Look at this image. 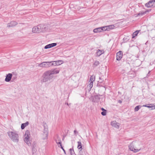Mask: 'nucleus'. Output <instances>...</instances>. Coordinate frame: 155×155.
Returning <instances> with one entry per match:
<instances>
[{
	"label": "nucleus",
	"instance_id": "obj_13",
	"mask_svg": "<svg viewBox=\"0 0 155 155\" xmlns=\"http://www.w3.org/2000/svg\"><path fill=\"white\" fill-rule=\"evenodd\" d=\"M12 77V74L11 73H9L6 75L5 78V81L6 82H9Z\"/></svg>",
	"mask_w": 155,
	"mask_h": 155
},
{
	"label": "nucleus",
	"instance_id": "obj_1",
	"mask_svg": "<svg viewBox=\"0 0 155 155\" xmlns=\"http://www.w3.org/2000/svg\"><path fill=\"white\" fill-rule=\"evenodd\" d=\"M141 144V143L139 141L133 142L129 146V148L134 152L137 153L141 149L140 147Z\"/></svg>",
	"mask_w": 155,
	"mask_h": 155
},
{
	"label": "nucleus",
	"instance_id": "obj_33",
	"mask_svg": "<svg viewBox=\"0 0 155 155\" xmlns=\"http://www.w3.org/2000/svg\"><path fill=\"white\" fill-rule=\"evenodd\" d=\"M99 79L101 83H102L103 81H104V79L102 78V77L99 78Z\"/></svg>",
	"mask_w": 155,
	"mask_h": 155
},
{
	"label": "nucleus",
	"instance_id": "obj_10",
	"mask_svg": "<svg viewBox=\"0 0 155 155\" xmlns=\"http://www.w3.org/2000/svg\"><path fill=\"white\" fill-rule=\"evenodd\" d=\"M111 125L114 127L118 129L119 127L120 124L119 123H117L116 121L114 120L111 122Z\"/></svg>",
	"mask_w": 155,
	"mask_h": 155
},
{
	"label": "nucleus",
	"instance_id": "obj_15",
	"mask_svg": "<svg viewBox=\"0 0 155 155\" xmlns=\"http://www.w3.org/2000/svg\"><path fill=\"white\" fill-rule=\"evenodd\" d=\"M154 4L153 1L152 0H151L149 1L148 3H146L145 5L148 8H150L153 6Z\"/></svg>",
	"mask_w": 155,
	"mask_h": 155
},
{
	"label": "nucleus",
	"instance_id": "obj_5",
	"mask_svg": "<svg viewBox=\"0 0 155 155\" xmlns=\"http://www.w3.org/2000/svg\"><path fill=\"white\" fill-rule=\"evenodd\" d=\"M30 136V134L28 130H27L24 136V141L27 144H29L30 142L29 138Z\"/></svg>",
	"mask_w": 155,
	"mask_h": 155
},
{
	"label": "nucleus",
	"instance_id": "obj_29",
	"mask_svg": "<svg viewBox=\"0 0 155 155\" xmlns=\"http://www.w3.org/2000/svg\"><path fill=\"white\" fill-rule=\"evenodd\" d=\"M56 62H57L58 64H57V65H59L62 64L63 63V62L61 60H58V61H56Z\"/></svg>",
	"mask_w": 155,
	"mask_h": 155
},
{
	"label": "nucleus",
	"instance_id": "obj_40",
	"mask_svg": "<svg viewBox=\"0 0 155 155\" xmlns=\"http://www.w3.org/2000/svg\"><path fill=\"white\" fill-rule=\"evenodd\" d=\"M152 0L153 1L154 3L155 2V0Z\"/></svg>",
	"mask_w": 155,
	"mask_h": 155
},
{
	"label": "nucleus",
	"instance_id": "obj_38",
	"mask_svg": "<svg viewBox=\"0 0 155 155\" xmlns=\"http://www.w3.org/2000/svg\"><path fill=\"white\" fill-rule=\"evenodd\" d=\"M101 110H103V111H105L106 110H105V109H104V108H101Z\"/></svg>",
	"mask_w": 155,
	"mask_h": 155
},
{
	"label": "nucleus",
	"instance_id": "obj_26",
	"mask_svg": "<svg viewBox=\"0 0 155 155\" xmlns=\"http://www.w3.org/2000/svg\"><path fill=\"white\" fill-rule=\"evenodd\" d=\"M147 12L146 11L145 12H139L137 15L138 16H140V15H144L145 14H146V12Z\"/></svg>",
	"mask_w": 155,
	"mask_h": 155
},
{
	"label": "nucleus",
	"instance_id": "obj_19",
	"mask_svg": "<svg viewBox=\"0 0 155 155\" xmlns=\"http://www.w3.org/2000/svg\"><path fill=\"white\" fill-rule=\"evenodd\" d=\"M78 143V149L80 150H81L82 149V144L81 142L80 141H78L77 142Z\"/></svg>",
	"mask_w": 155,
	"mask_h": 155
},
{
	"label": "nucleus",
	"instance_id": "obj_4",
	"mask_svg": "<svg viewBox=\"0 0 155 155\" xmlns=\"http://www.w3.org/2000/svg\"><path fill=\"white\" fill-rule=\"evenodd\" d=\"M43 26L42 25H39L36 26H35L32 28V32L34 33H39L42 31L43 32L42 29Z\"/></svg>",
	"mask_w": 155,
	"mask_h": 155
},
{
	"label": "nucleus",
	"instance_id": "obj_7",
	"mask_svg": "<svg viewBox=\"0 0 155 155\" xmlns=\"http://www.w3.org/2000/svg\"><path fill=\"white\" fill-rule=\"evenodd\" d=\"M60 71V69L59 68H56L50 70L48 71L50 74L52 75L54 74H58Z\"/></svg>",
	"mask_w": 155,
	"mask_h": 155
},
{
	"label": "nucleus",
	"instance_id": "obj_17",
	"mask_svg": "<svg viewBox=\"0 0 155 155\" xmlns=\"http://www.w3.org/2000/svg\"><path fill=\"white\" fill-rule=\"evenodd\" d=\"M104 50L98 49L96 53V54L97 56H99L102 54H104Z\"/></svg>",
	"mask_w": 155,
	"mask_h": 155
},
{
	"label": "nucleus",
	"instance_id": "obj_3",
	"mask_svg": "<svg viewBox=\"0 0 155 155\" xmlns=\"http://www.w3.org/2000/svg\"><path fill=\"white\" fill-rule=\"evenodd\" d=\"M8 134L11 139L15 142H18V135L16 132H9Z\"/></svg>",
	"mask_w": 155,
	"mask_h": 155
},
{
	"label": "nucleus",
	"instance_id": "obj_28",
	"mask_svg": "<svg viewBox=\"0 0 155 155\" xmlns=\"http://www.w3.org/2000/svg\"><path fill=\"white\" fill-rule=\"evenodd\" d=\"M69 150L70 151L71 154V155H73L74 153V151L73 148H70L69 149Z\"/></svg>",
	"mask_w": 155,
	"mask_h": 155
},
{
	"label": "nucleus",
	"instance_id": "obj_34",
	"mask_svg": "<svg viewBox=\"0 0 155 155\" xmlns=\"http://www.w3.org/2000/svg\"><path fill=\"white\" fill-rule=\"evenodd\" d=\"M148 105H149V104L144 105L143 106L144 107H148V108L151 107H150V105L148 106Z\"/></svg>",
	"mask_w": 155,
	"mask_h": 155
},
{
	"label": "nucleus",
	"instance_id": "obj_27",
	"mask_svg": "<svg viewBox=\"0 0 155 155\" xmlns=\"http://www.w3.org/2000/svg\"><path fill=\"white\" fill-rule=\"evenodd\" d=\"M99 64V61H94V65L95 66H96L97 65H98Z\"/></svg>",
	"mask_w": 155,
	"mask_h": 155
},
{
	"label": "nucleus",
	"instance_id": "obj_30",
	"mask_svg": "<svg viewBox=\"0 0 155 155\" xmlns=\"http://www.w3.org/2000/svg\"><path fill=\"white\" fill-rule=\"evenodd\" d=\"M149 105L152 108V110L155 109V105L154 106V104H149Z\"/></svg>",
	"mask_w": 155,
	"mask_h": 155
},
{
	"label": "nucleus",
	"instance_id": "obj_9",
	"mask_svg": "<svg viewBox=\"0 0 155 155\" xmlns=\"http://www.w3.org/2000/svg\"><path fill=\"white\" fill-rule=\"evenodd\" d=\"M123 57V53L121 51H119L117 53L116 60H120Z\"/></svg>",
	"mask_w": 155,
	"mask_h": 155
},
{
	"label": "nucleus",
	"instance_id": "obj_41",
	"mask_svg": "<svg viewBox=\"0 0 155 155\" xmlns=\"http://www.w3.org/2000/svg\"><path fill=\"white\" fill-rule=\"evenodd\" d=\"M66 104H67L68 105V103H66Z\"/></svg>",
	"mask_w": 155,
	"mask_h": 155
},
{
	"label": "nucleus",
	"instance_id": "obj_35",
	"mask_svg": "<svg viewBox=\"0 0 155 155\" xmlns=\"http://www.w3.org/2000/svg\"><path fill=\"white\" fill-rule=\"evenodd\" d=\"M12 79H16L17 77L16 76H12Z\"/></svg>",
	"mask_w": 155,
	"mask_h": 155
},
{
	"label": "nucleus",
	"instance_id": "obj_23",
	"mask_svg": "<svg viewBox=\"0 0 155 155\" xmlns=\"http://www.w3.org/2000/svg\"><path fill=\"white\" fill-rule=\"evenodd\" d=\"M139 31H137L134 32L133 34L132 38H134L135 36H137V34H138V33L139 32Z\"/></svg>",
	"mask_w": 155,
	"mask_h": 155
},
{
	"label": "nucleus",
	"instance_id": "obj_20",
	"mask_svg": "<svg viewBox=\"0 0 155 155\" xmlns=\"http://www.w3.org/2000/svg\"><path fill=\"white\" fill-rule=\"evenodd\" d=\"M55 141L56 143L58 145V146L59 147L62 146V144L61 143V141L60 139H58V140H55Z\"/></svg>",
	"mask_w": 155,
	"mask_h": 155
},
{
	"label": "nucleus",
	"instance_id": "obj_6",
	"mask_svg": "<svg viewBox=\"0 0 155 155\" xmlns=\"http://www.w3.org/2000/svg\"><path fill=\"white\" fill-rule=\"evenodd\" d=\"M51 63V62H44L38 65V66L42 68H48L49 67L50 63Z\"/></svg>",
	"mask_w": 155,
	"mask_h": 155
},
{
	"label": "nucleus",
	"instance_id": "obj_24",
	"mask_svg": "<svg viewBox=\"0 0 155 155\" xmlns=\"http://www.w3.org/2000/svg\"><path fill=\"white\" fill-rule=\"evenodd\" d=\"M89 82H90V83L89 84V85H88L87 87H89V89L91 90L93 87V82L91 81H89Z\"/></svg>",
	"mask_w": 155,
	"mask_h": 155
},
{
	"label": "nucleus",
	"instance_id": "obj_37",
	"mask_svg": "<svg viewBox=\"0 0 155 155\" xmlns=\"http://www.w3.org/2000/svg\"><path fill=\"white\" fill-rule=\"evenodd\" d=\"M74 132L75 134H76L78 133V132L75 130H74Z\"/></svg>",
	"mask_w": 155,
	"mask_h": 155
},
{
	"label": "nucleus",
	"instance_id": "obj_21",
	"mask_svg": "<svg viewBox=\"0 0 155 155\" xmlns=\"http://www.w3.org/2000/svg\"><path fill=\"white\" fill-rule=\"evenodd\" d=\"M95 81V76L94 75L91 76L90 77V80L89 81L93 82Z\"/></svg>",
	"mask_w": 155,
	"mask_h": 155
},
{
	"label": "nucleus",
	"instance_id": "obj_16",
	"mask_svg": "<svg viewBox=\"0 0 155 155\" xmlns=\"http://www.w3.org/2000/svg\"><path fill=\"white\" fill-rule=\"evenodd\" d=\"M102 31H104V28H102V27H99L94 29L93 30V32L94 33H97L98 32H101Z\"/></svg>",
	"mask_w": 155,
	"mask_h": 155
},
{
	"label": "nucleus",
	"instance_id": "obj_32",
	"mask_svg": "<svg viewBox=\"0 0 155 155\" xmlns=\"http://www.w3.org/2000/svg\"><path fill=\"white\" fill-rule=\"evenodd\" d=\"M106 110L105 111H104L101 112V114L103 116H105L106 115Z\"/></svg>",
	"mask_w": 155,
	"mask_h": 155
},
{
	"label": "nucleus",
	"instance_id": "obj_31",
	"mask_svg": "<svg viewBox=\"0 0 155 155\" xmlns=\"http://www.w3.org/2000/svg\"><path fill=\"white\" fill-rule=\"evenodd\" d=\"M140 106H137L135 107L134 109V110L135 111H137L139 110V109L140 108Z\"/></svg>",
	"mask_w": 155,
	"mask_h": 155
},
{
	"label": "nucleus",
	"instance_id": "obj_39",
	"mask_svg": "<svg viewBox=\"0 0 155 155\" xmlns=\"http://www.w3.org/2000/svg\"><path fill=\"white\" fill-rule=\"evenodd\" d=\"M119 103H121L122 101H121L119 100Z\"/></svg>",
	"mask_w": 155,
	"mask_h": 155
},
{
	"label": "nucleus",
	"instance_id": "obj_22",
	"mask_svg": "<svg viewBox=\"0 0 155 155\" xmlns=\"http://www.w3.org/2000/svg\"><path fill=\"white\" fill-rule=\"evenodd\" d=\"M100 98L97 96H95L93 99V100H94V101L95 102H98L100 100Z\"/></svg>",
	"mask_w": 155,
	"mask_h": 155
},
{
	"label": "nucleus",
	"instance_id": "obj_11",
	"mask_svg": "<svg viewBox=\"0 0 155 155\" xmlns=\"http://www.w3.org/2000/svg\"><path fill=\"white\" fill-rule=\"evenodd\" d=\"M48 136V132L47 129H45L44 130L42 138L43 139H47Z\"/></svg>",
	"mask_w": 155,
	"mask_h": 155
},
{
	"label": "nucleus",
	"instance_id": "obj_36",
	"mask_svg": "<svg viewBox=\"0 0 155 155\" xmlns=\"http://www.w3.org/2000/svg\"><path fill=\"white\" fill-rule=\"evenodd\" d=\"M64 151L65 153V151L64 149L63 148V147H62V146L60 147Z\"/></svg>",
	"mask_w": 155,
	"mask_h": 155
},
{
	"label": "nucleus",
	"instance_id": "obj_8",
	"mask_svg": "<svg viewBox=\"0 0 155 155\" xmlns=\"http://www.w3.org/2000/svg\"><path fill=\"white\" fill-rule=\"evenodd\" d=\"M114 27V25H112L102 27V28H104V31H109L111 29H113Z\"/></svg>",
	"mask_w": 155,
	"mask_h": 155
},
{
	"label": "nucleus",
	"instance_id": "obj_25",
	"mask_svg": "<svg viewBox=\"0 0 155 155\" xmlns=\"http://www.w3.org/2000/svg\"><path fill=\"white\" fill-rule=\"evenodd\" d=\"M53 63H52L51 65H50V66H57V64H59L57 63V62H56V61H54L52 62Z\"/></svg>",
	"mask_w": 155,
	"mask_h": 155
},
{
	"label": "nucleus",
	"instance_id": "obj_14",
	"mask_svg": "<svg viewBox=\"0 0 155 155\" xmlns=\"http://www.w3.org/2000/svg\"><path fill=\"white\" fill-rule=\"evenodd\" d=\"M56 45L57 43H55L50 44L46 45L45 47V49L49 48L56 46Z\"/></svg>",
	"mask_w": 155,
	"mask_h": 155
},
{
	"label": "nucleus",
	"instance_id": "obj_2",
	"mask_svg": "<svg viewBox=\"0 0 155 155\" xmlns=\"http://www.w3.org/2000/svg\"><path fill=\"white\" fill-rule=\"evenodd\" d=\"M43 78L41 80L42 82H45L49 81L52 79L53 77L52 75H51L48 71L45 72L43 75Z\"/></svg>",
	"mask_w": 155,
	"mask_h": 155
},
{
	"label": "nucleus",
	"instance_id": "obj_18",
	"mask_svg": "<svg viewBox=\"0 0 155 155\" xmlns=\"http://www.w3.org/2000/svg\"><path fill=\"white\" fill-rule=\"evenodd\" d=\"M29 123L28 121L26 122L25 123L22 124L21 125V128L22 129H24L26 126L28 125Z\"/></svg>",
	"mask_w": 155,
	"mask_h": 155
},
{
	"label": "nucleus",
	"instance_id": "obj_12",
	"mask_svg": "<svg viewBox=\"0 0 155 155\" xmlns=\"http://www.w3.org/2000/svg\"><path fill=\"white\" fill-rule=\"evenodd\" d=\"M17 23L15 21H12L10 23L7 24V27H14L17 25Z\"/></svg>",
	"mask_w": 155,
	"mask_h": 155
}]
</instances>
